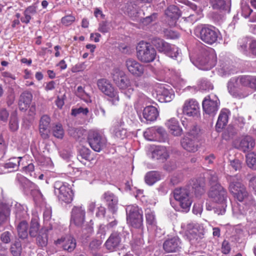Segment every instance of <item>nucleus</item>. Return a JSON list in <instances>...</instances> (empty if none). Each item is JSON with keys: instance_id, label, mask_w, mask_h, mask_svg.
<instances>
[{"instance_id": "nucleus-1", "label": "nucleus", "mask_w": 256, "mask_h": 256, "mask_svg": "<svg viewBox=\"0 0 256 256\" xmlns=\"http://www.w3.org/2000/svg\"><path fill=\"white\" fill-rule=\"evenodd\" d=\"M228 190L239 202L232 205L233 215L237 218L253 214L256 210V204L252 196L250 195L241 179L237 176H229Z\"/></svg>"}, {"instance_id": "nucleus-2", "label": "nucleus", "mask_w": 256, "mask_h": 256, "mask_svg": "<svg viewBox=\"0 0 256 256\" xmlns=\"http://www.w3.org/2000/svg\"><path fill=\"white\" fill-rule=\"evenodd\" d=\"M208 196L213 202L220 205L214 208V212L218 215H222L226 212L227 206V192L220 184L210 186Z\"/></svg>"}, {"instance_id": "nucleus-3", "label": "nucleus", "mask_w": 256, "mask_h": 256, "mask_svg": "<svg viewBox=\"0 0 256 256\" xmlns=\"http://www.w3.org/2000/svg\"><path fill=\"white\" fill-rule=\"evenodd\" d=\"M194 34L196 36L209 44L216 42L220 38L219 31L212 26H198L195 28Z\"/></svg>"}, {"instance_id": "nucleus-4", "label": "nucleus", "mask_w": 256, "mask_h": 256, "mask_svg": "<svg viewBox=\"0 0 256 256\" xmlns=\"http://www.w3.org/2000/svg\"><path fill=\"white\" fill-rule=\"evenodd\" d=\"M189 188L186 187L176 188L173 192L175 200L178 202L182 210L185 212L189 211L192 202Z\"/></svg>"}, {"instance_id": "nucleus-5", "label": "nucleus", "mask_w": 256, "mask_h": 256, "mask_svg": "<svg viewBox=\"0 0 256 256\" xmlns=\"http://www.w3.org/2000/svg\"><path fill=\"white\" fill-rule=\"evenodd\" d=\"M137 56L139 60L144 62H150L154 60L156 52L150 43L140 42L136 46Z\"/></svg>"}, {"instance_id": "nucleus-6", "label": "nucleus", "mask_w": 256, "mask_h": 256, "mask_svg": "<svg viewBox=\"0 0 256 256\" xmlns=\"http://www.w3.org/2000/svg\"><path fill=\"white\" fill-rule=\"evenodd\" d=\"M54 194L60 200L67 204L72 200L74 193L68 183L56 181L54 184Z\"/></svg>"}, {"instance_id": "nucleus-7", "label": "nucleus", "mask_w": 256, "mask_h": 256, "mask_svg": "<svg viewBox=\"0 0 256 256\" xmlns=\"http://www.w3.org/2000/svg\"><path fill=\"white\" fill-rule=\"evenodd\" d=\"M88 140L90 146L96 152H100L106 146V139L98 130H90Z\"/></svg>"}, {"instance_id": "nucleus-8", "label": "nucleus", "mask_w": 256, "mask_h": 256, "mask_svg": "<svg viewBox=\"0 0 256 256\" xmlns=\"http://www.w3.org/2000/svg\"><path fill=\"white\" fill-rule=\"evenodd\" d=\"M216 60L215 51L212 48H208L198 58V68L204 70H210L216 66Z\"/></svg>"}, {"instance_id": "nucleus-9", "label": "nucleus", "mask_w": 256, "mask_h": 256, "mask_svg": "<svg viewBox=\"0 0 256 256\" xmlns=\"http://www.w3.org/2000/svg\"><path fill=\"white\" fill-rule=\"evenodd\" d=\"M153 44L160 52H163L169 57L176 58L180 54V50L175 46H171L168 43L160 38H154Z\"/></svg>"}, {"instance_id": "nucleus-10", "label": "nucleus", "mask_w": 256, "mask_h": 256, "mask_svg": "<svg viewBox=\"0 0 256 256\" xmlns=\"http://www.w3.org/2000/svg\"><path fill=\"white\" fill-rule=\"evenodd\" d=\"M220 100L214 94L206 96L202 101V106L205 114L214 116L218 110Z\"/></svg>"}, {"instance_id": "nucleus-11", "label": "nucleus", "mask_w": 256, "mask_h": 256, "mask_svg": "<svg viewBox=\"0 0 256 256\" xmlns=\"http://www.w3.org/2000/svg\"><path fill=\"white\" fill-rule=\"evenodd\" d=\"M97 85L101 92L112 98V102L113 104H116V102L118 101L117 92L114 90L108 80L104 78L98 80L97 82Z\"/></svg>"}, {"instance_id": "nucleus-12", "label": "nucleus", "mask_w": 256, "mask_h": 256, "mask_svg": "<svg viewBox=\"0 0 256 256\" xmlns=\"http://www.w3.org/2000/svg\"><path fill=\"white\" fill-rule=\"evenodd\" d=\"M142 211L136 206H132L129 212V222L136 228H140L142 225Z\"/></svg>"}, {"instance_id": "nucleus-13", "label": "nucleus", "mask_w": 256, "mask_h": 256, "mask_svg": "<svg viewBox=\"0 0 256 256\" xmlns=\"http://www.w3.org/2000/svg\"><path fill=\"white\" fill-rule=\"evenodd\" d=\"M204 234L203 227L198 225L189 224L188 226L186 236L192 244H195L202 238Z\"/></svg>"}, {"instance_id": "nucleus-14", "label": "nucleus", "mask_w": 256, "mask_h": 256, "mask_svg": "<svg viewBox=\"0 0 256 256\" xmlns=\"http://www.w3.org/2000/svg\"><path fill=\"white\" fill-rule=\"evenodd\" d=\"M200 110L198 102L193 98L186 100L182 109L184 114L190 117L198 116L200 114Z\"/></svg>"}, {"instance_id": "nucleus-15", "label": "nucleus", "mask_w": 256, "mask_h": 256, "mask_svg": "<svg viewBox=\"0 0 256 256\" xmlns=\"http://www.w3.org/2000/svg\"><path fill=\"white\" fill-rule=\"evenodd\" d=\"M56 245L62 248L63 250L68 252H72L76 248V239L72 236L62 237L55 242Z\"/></svg>"}, {"instance_id": "nucleus-16", "label": "nucleus", "mask_w": 256, "mask_h": 256, "mask_svg": "<svg viewBox=\"0 0 256 256\" xmlns=\"http://www.w3.org/2000/svg\"><path fill=\"white\" fill-rule=\"evenodd\" d=\"M25 192H30L33 196L34 200L37 204H40L44 200V196L39 190L38 186L30 180H28L25 184V187H23Z\"/></svg>"}, {"instance_id": "nucleus-17", "label": "nucleus", "mask_w": 256, "mask_h": 256, "mask_svg": "<svg viewBox=\"0 0 256 256\" xmlns=\"http://www.w3.org/2000/svg\"><path fill=\"white\" fill-rule=\"evenodd\" d=\"M84 208L82 206H74L72 211L71 223L78 226L83 224L85 219Z\"/></svg>"}, {"instance_id": "nucleus-18", "label": "nucleus", "mask_w": 256, "mask_h": 256, "mask_svg": "<svg viewBox=\"0 0 256 256\" xmlns=\"http://www.w3.org/2000/svg\"><path fill=\"white\" fill-rule=\"evenodd\" d=\"M156 98L161 102H170L174 97V94L172 90H168L163 85L158 86L156 89Z\"/></svg>"}, {"instance_id": "nucleus-19", "label": "nucleus", "mask_w": 256, "mask_h": 256, "mask_svg": "<svg viewBox=\"0 0 256 256\" xmlns=\"http://www.w3.org/2000/svg\"><path fill=\"white\" fill-rule=\"evenodd\" d=\"M182 148L186 151L195 152L198 149V140L194 139L188 136H184L180 140Z\"/></svg>"}, {"instance_id": "nucleus-20", "label": "nucleus", "mask_w": 256, "mask_h": 256, "mask_svg": "<svg viewBox=\"0 0 256 256\" xmlns=\"http://www.w3.org/2000/svg\"><path fill=\"white\" fill-rule=\"evenodd\" d=\"M165 125L168 130L169 132L174 136H179L182 134V129L176 118H172L167 120Z\"/></svg>"}, {"instance_id": "nucleus-21", "label": "nucleus", "mask_w": 256, "mask_h": 256, "mask_svg": "<svg viewBox=\"0 0 256 256\" xmlns=\"http://www.w3.org/2000/svg\"><path fill=\"white\" fill-rule=\"evenodd\" d=\"M121 242L120 234L117 232H113L109 236L105 242V246L109 250L114 251L116 250Z\"/></svg>"}, {"instance_id": "nucleus-22", "label": "nucleus", "mask_w": 256, "mask_h": 256, "mask_svg": "<svg viewBox=\"0 0 256 256\" xmlns=\"http://www.w3.org/2000/svg\"><path fill=\"white\" fill-rule=\"evenodd\" d=\"M164 250L168 252H176L180 248V242L178 238L174 237L164 242L163 244Z\"/></svg>"}, {"instance_id": "nucleus-23", "label": "nucleus", "mask_w": 256, "mask_h": 256, "mask_svg": "<svg viewBox=\"0 0 256 256\" xmlns=\"http://www.w3.org/2000/svg\"><path fill=\"white\" fill-rule=\"evenodd\" d=\"M152 156L154 158L164 162L168 158L169 152L164 146H156L152 151Z\"/></svg>"}, {"instance_id": "nucleus-24", "label": "nucleus", "mask_w": 256, "mask_h": 256, "mask_svg": "<svg viewBox=\"0 0 256 256\" xmlns=\"http://www.w3.org/2000/svg\"><path fill=\"white\" fill-rule=\"evenodd\" d=\"M103 198L107 203L109 208L112 212L115 213L117 210L118 198L112 193L106 192L103 195Z\"/></svg>"}, {"instance_id": "nucleus-25", "label": "nucleus", "mask_w": 256, "mask_h": 256, "mask_svg": "<svg viewBox=\"0 0 256 256\" xmlns=\"http://www.w3.org/2000/svg\"><path fill=\"white\" fill-rule=\"evenodd\" d=\"M255 146V142L254 139L249 136L243 138L240 141L239 148L244 152L251 150Z\"/></svg>"}, {"instance_id": "nucleus-26", "label": "nucleus", "mask_w": 256, "mask_h": 256, "mask_svg": "<svg viewBox=\"0 0 256 256\" xmlns=\"http://www.w3.org/2000/svg\"><path fill=\"white\" fill-rule=\"evenodd\" d=\"M158 116V112L156 108L154 106H148L143 110V116L147 121H154Z\"/></svg>"}, {"instance_id": "nucleus-27", "label": "nucleus", "mask_w": 256, "mask_h": 256, "mask_svg": "<svg viewBox=\"0 0 256 256\" xmlns=\"http://www.w3.org/2000/svg\"><path fill=\"white\" fill-rule=\"evenodd\" d=\"M10 206L8 204L0 202V226L9 220Z\"/></svg>"}, {"instance_id": "nucleus-28", "label": "nucleus", "mask_w": 256, "mask_h": 256, "mask_svg": "<svg viewBox=\"0 0 256 256\" xmlns=\"http://www.w3.org/2000/svg\"><path fill=\"white\" fill-rule=\"evenodd\" d=\"M114 80L116 84L119 88L122 90H126L128 88L126 77L122 72H118L114 74Z\"/></svg>"}, {"instance_id": "nucleus-29", "label": "nucleus", "mask_w": 256, "mask_h": 256, "mask_svg": "<svg viewBox=\"0 0 256 256\" xmlns=\"http://www.w3.org/2000/svg\"><path fill=\"white\" fill-rule=\"evenodd\" d=\"M190 184L196 196H201L204 192V183L203 179L192 180Z\"/></svg>"}, {"instance_id": "nucleus-30", "label": "nucleus", "mask_w": 256, "mask_h": 256, "mask_svg": "<svg viewBox=\"0 0 256 256\" xmlns=\"http://www.w3.org/2000/svg\"><path fill=\"white\" fill-rule=\"evenodd\" d=\"M32 96L31 93L24 92L21 94L20 97L18 106L20 110L27 109L32 102Z\"/></svg>"}, {"instance_id": "nucleus-31", "label": "nucleus", "mask_w": 256, "mask_h": 256, "mask_svg": "<svg viewBox=\"0 0 256 256\" xmlns=\"http://www.w3.org/2000/svg\"><path fill=\"white\" fill-rule=\"evenodd\" d=\"M22 157L11 158L4 164V167L5 169H7L10 172L17 170L20 164H24L23 162H22Z\"/></svg>"}, {"instance_id": "nucleus-32", "label": "nucleus", "mask_w": 256, "mask_h": 256, "mask_svg": "<svg viewBox=\"0 0 256 256\" xmlns=\"http://www.w3.org/2000/svg\"><path fill=\"white\" fill-rule=\"evenodd\" d=\"M144 72V66L135 60L129 61V72L135 76H141Z\"/></svg>"}, {"instance_id": "nucleus-33", "label": "nucleus", "mask_w": 256, "mask_h": 256, "mask_svg": "<svg viewBox=\"0 0 256 256\" xmlns=\"http://www.w3.org/2000/svg\"><path fill=\"white\" fill-rule=\"evenodd\" d=\"M230 114V111L227 109H222L220 111L216 124V128H222L226 125Z\"/></svg>"}, {"instance_id": "nucleus-34", "label": "nucleus", "mask_w": 256, "mask_h": 256, "mask_svg": "<svg viewBox=\"0 0 256 256\" xmlns=\"http://www.w3.org/2000/svg\"><path fill=\"white\" fill-rule=\"evenodd\" d=\"M37 13V8L36 6L32 5L28 7L24 12V16L20 18L22 22L28 24L30 22L32 16Z\"/></svg>"}, {"instance_id": "nucleus-35", "label": "nucleus", "mask_w": 256, "mask_h": 256, "mask_svg": "<svg viewBox=\"0 0 256 256\" xmlns=\"http://www.w3.org/2000/svg\"><path fill=\"white\" fill-rule=\"evenodd\" d=\"M242 88L238 78H232L228 83V92L233 96H236L239 90Z\"/></svg>"}, {"instance_id": "nucleus-36", "label": "nucleus", "mask_w": 256, "mask_h": 256, "mask_svg": "<svg viewBox=\"0 0 256 256\" xmlns=\"http://www.w3.org/2000/svg\"><path fill=\"white\" fill-rule=\"evenodd\" d=\"M124 124V122H120V124H115L111 129L113 134L122 140L127 137V130L122 128Z\"/></svg>"}, {"instance_id": "nucleus-37", "label": "nucleus", "mask_w": 256, "mask_h": 256, "mask_svg": "<svg viewBox=\"0 0 256 256\" xmlns=\"http://www.w3.org/2000/svg\"><path fill=\"white\" fill-rule=\"evenodd\" d=\"M161 178V174L158 172L152 171L148 172L145 176L146 182L152 186Z\"/></svg>"}, {"instance_id": "nucleus-38", "label": "nucleus", "mask_w": 256, "mask_h": 256, "mask_svg": "<svg viewBox=\"0 0 256 256\" xmlns=\"http://www.w3.org/2000/svg\"><path fill=\"white\" fill-rule=\"evenodd\" d=\"M165 14L172 21H175L177 20L180 14L178 8L174 5L169 6L166 10Z\"/></svg>"}, {"instance_id": "nucleus-39", "label": "nucleus", "mask_w": 256, "mask_h": 256, "mask_svg": "<svg viewBox=\"0 0 256 256\" xmlns=\"http://www.w3.org/2000/svg\"><path fill=\"white\" fill-rule=\"evenodd\" d=\"M146 218L148 228H155L156 227V220L154 212L150 210H146Z\"/></svg>"}, {"instance_id": "nucleus-40", "label": "nucleus", "mask_w": 256, "mask_h": 256, "mask_svg": "<svg viewBox=\"0 0 256 256\" xmlns=\"http://www.w3.org/2000/svg\"><path fill=\"white\" fill-rule=\"evenodd\" d=\"M28 224L26 221L22 220L19 223L17 226V230L20 238L24 239L28 237Z\"/></svg>"}, {"instance_id": "nucleus-41", "label": "nucleus", "mask_w": 256, "mask_h": 256, "mask_svg": "<svg viewBox=\"0 0 256 256\" xmlns=\"http://www.w3.org/2000/svg\"><path fill=\"white\" fill-rule=\"evenodd\" d=\"M90 150L85 147L82 146L79 150V154L78 156V158L80 161L82 160H85L88 161H90L93 160V158L90 155Z\"/></svg>"}, {"instance_id": "nucleus-42", "label": "nucleus", "mask_w": 256, "mask_h": 256, "mask_svg": "<svg viewBox=\"0 0 256 256\" xmlns=\"http://www.w3.org/2000/svg\"><path fill=\"white\" fill-rule=\"evenodd\" d=\"M156 128H150L146 130L144 132V138L150 141H157L158 136H156Z\"/></svg>"}, {"instance_id": "nucleus-43", "label": "nucleus", "mask_w": 256, "mask_h": 256, "mask_svg": "<svg viewBox=\"0 0 256 256\" xmlns=\"http://www.w3.org/2000/svg\"><path fill=\"white\" fill-rule=\"evenodd\" d=\"M246 162L248 166L254 170H256V153L250 152L246 155Z\"/></svg>"}, {"instance_id": "nucleus-44", "label": "nucleus", "mask_w": 256, "mask_h": 256, "mask_svg": "<svg viewBox=\"0 0 256 256\" xmlns=\"http://www.w3.org/2000/svg\"><path fill=\"white\" fill-rule=\"evenodd\" d=\"M19 128L18 122L16 114L13 112L11 114L9 122V129L12 132L16 131Z\"/></svg>"}, {"instance_id": "nucleus-45", "label": "nucleus", "mask_w": 256, "mask_h": 256, "mask_svg": "<svg viewBox=\"0 0 256 256\" xmlns=\"http://www.w3.org/2000/svg\"><path fill=\"white\" fill-rule=\"evenodd\" d=\"M52 132L54 137L60 139L62 138L64 136V130L62 124H57L53 126Z\"/></svg>"}, {"instance_id": "nucleus-46", "label": "nucleus", "mask_w": 256, "mask_h": 256, "mask_svg": "<svg viewBox=\"0 0 256 256\" xmlns=\"http://www.w3.org/2000/svg\"><path fill=\"white\" fill-rule=\"evenodd\" d=\"M238 78L242 88V87L248 86L252 88V76H244L238 77Z\"/></svg>"}, {"instance_id": "nucleus-47", "label": "nucleus", "mask_w": 256, "mask_h": 256, "mask_svg": "<svg viewBox=\"0 0 256 256\" xmlns=\"http://www.w3.org/2000/svg\"><path fill=\"white\" fill-rule=\"evenodd\" d=\"M40 229V224L36 218L32 219L30 222L29 234L32 237L36 236Z\"/></svg>"}, {"instance_id": "nucleus-48", "label": "nucleus", "mask_w": 256, "mask_h": 256, "mask_svg": "<svg viewBox=\"0 0 256 256\" xmlns=\"http://www.w3.org/2000/svg\"><path fill=\"white\" fill-rule=\"evenodd\" d=\"M218 66V70L219 73L222 76H226L230 72L231 69L228 63L220 61Z\"/></svg>"}, {"instance_id": "nucleus-49", "label": "nucleus", "mask_w": 256, "mask_h": 256, "mask_svg": "<svg viewBox=\"0 0 256 256\" xmlns=\"http://www.w3.org/2000/svg\"><path fill=\"white\" fill-rule=\"evenodd\" d=\"M22 250V245L20 242L18 241H16L10 248V252L14 256H20Z\"/></svg>"}, {"instance_id": "nucleus-50", "label": "nucleus", "mask_w": 256, "mask_h": 256, "mask_svg": "<svg viewBox=\"0 0 256 256\" xmlns=\"http://www.w3.org/2000/svg\"><path fill=\"white\" fill-rule=\"evenodd\" d=\"M89 112L88 108L79 107L78 108H72L71 110V115L73 116H77L80 114L86 116Z\"/></svg>"}, {"instance_id": "nucleus-51", "label": "nucleus", "mask_w": 256, "mask_h": 256, "mask_svg": "<svg viewBox=\"0 0 256 256\" xmlns=\"http://www.w3.org/2000/svg\"><path fill=\"white\" fill-rule=\"evenodd\" d=\"M229 0H210V3L214 9H224Z\"/></svg>"}, {"instance_id": "nucleus-52", "label": "nucleus", "mask_w": 256, "mask_h": 256, "mask_svg": "<svg viewBox=\"0 0 256 256\" xmlns=\"http://www.w3.org/2000/svg\"><path fill=\"white\" fill-rule=\"evenodd\" d=\"M76 94L86 102H88L90 101V97L85 92L84 88L82 86L78 87Z\"/></svg>"}, {"instance_id": "nucleus-53", "label": "nucleus", "mask_w": 256, "mask_h": 256, "mask_svg": "<svg viewBox=\"0 0 256 256\" xmlns=\"http://www.w3.org/2000/svg\"><path fill=\"white\" fill-rule=\"evenodd\" d=\"M156 136H158L157 141L160 142H164L167 138V133L164 128H156Z\"/></svg>"}, {"instance_id": "nucleus-54", "label": "nucleus", "mask_w": 256, "mask_h": 256, "mask_svg": "<svg viewBox=\"0 0 256 256\" xmlns=\"http://www.w3.org/2000/svg\"><path fill=\"white\" fill-rule=\"evenodd\" d=\"M36 242L39 246L44 247L48 243V234L46 233H42L41 234H38L36 238Z\"/></svg>"}, {"instance_id": "nucleus-55", "label": "nucleus", "mask_w": 256, "mask_h": 256, "mask_svg": "<svg viewBox=\"0 0 256 256\" xmlns=\"http://www.w3.org/2000/svg\"><path fill=\"white\" fill-rule=\"evenodd\" d=\"M200 130L196 126H192L184 136H188L190 138L198 140V136Z\"/></svg>"}, {"instance_id": "nucleus-56", "label": "nucleus", "mask_w": 256, "mask_h": 256, "mask_svg": "<svg viewBox=\"0 0 256 256\" xmlns=\"http://www.w3.org/2000/svg\"><path fill=\"white\" fill-rule=\"evenodd\" d=\"M75 20L74 16L72 14H69L62 18L61 22L62 24L68 26L71 25L74 22Z\"/></svg>"}, {"instance_id": "nucleus-57", "label": "nucleus", "mask_w": 256, "mask_h": 256, "mask_svg": "<svg viewBox=\"0 0 256 256\" xmlns=\"http://www.w3.org/2000/svg\"><path fill=\"white\" fill-rule=\"evenodd\" d=\"M50 118L47 115H44L42 116L40 121L39 127L50 128Z\"/></svg>"}, {"instance_id": "nucleus-58", "label": "nucleus", "mask_w": 256, "mask_h": 256, "mask_svg": "<svg viewBox=\"0 0 256 256\" xmlns=\"http://www.w3.org/2000/svg\"><path fill=\"white\" fill-rule=\"evenodd\" d=\"M252 12V10L250 8L249 6L246 4H242V15L245 18H248Z\"/></svg>"}, {"instance_id": "nucleus-59", "label": "nucleus", "mask_w": 256, "mask_h": 256, "mask_svg": "<svg viewBox=\"0 0 256 256\" xmlns=\"http://www.w3.org/2000/svg\"><path fill=\"white\" fill-rule=\"evenodd\" d=\"M16 182H18L22 188L25 187V184L28 180L20 174H17L16 177Z\"/></svg>"}, {"instance_id": "nucleus-60", "label": "nucleus", "mask_w": 256, "mask_h": 256, "mask_svg": "<svg viewBox=\"0 0 256 256\" xmlns=\"http://www.w3.org/2000/svg\"><path fill=\"white\" fill-rule=\"evenodd\" d=\"M87 65L85 62H80L76 64L72 68V72H78L84 71L86 68Z\"/></svg>"}, {"instance_id": "nucleus-61", "label": "nucleus", "mask_w": 256, "mask_h": 256, "mask_svg": "<svg viewBox=\"0 0 256 256\" xmlns=\"http://www.w3.org/2000/svg\"><path fill=\"white\" fill-rule=\"evenodd\" d=\"M39 132L41 137L43 139H47L49 138L50 128L39 127Z\"/></svg>"}, {"instance_id": "nucleus-62", "label": "nucleus", "mask_w": 256, "mask_h": 256, "mask_svg": "<svg viewBox=\"0 0 256 256\" xmlns=\"http://www.w3.org/2000/svg\"><path fill=\"white\" fill-rule=\"evenodd\" d=\"M9 116V112L4 108H2L0 110V120L4 122H6Z\"/></svg>"}, {"instance_id": "nucleus-63", "label": "nucleus", "mask_w": 256, "mask_h": 256, "mask_svg": "<svg viewBox=\"0 0 256 256\" xmlns=\"http://www.w3.org/2000/svg\"><path fill=\"white\" fill-rule=\"evenodd\" d=\"M44 222H48L52 217V209L50 208H46L43 214Z\"/></svg>"}, {"instance_id": "nucleus-64", "label": "nucleus", "mask_w": 256, "mask_h": 256, "mask_svg": "<svg viewBox=\"0 0 256 256\" xmlns=\"http://www.w3.org/2000/svg\"><path fill=\"white\" fill-rule=\"evenodd\" d=\"M0 238L3 242L8 244L10 242L11 234L8 232H5L1 234Z\"/></svg>"}]
</instances>
